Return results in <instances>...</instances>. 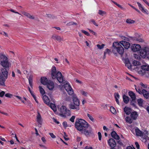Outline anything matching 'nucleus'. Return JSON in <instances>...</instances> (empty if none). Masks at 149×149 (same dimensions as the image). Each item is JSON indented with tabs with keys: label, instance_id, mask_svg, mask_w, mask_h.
<instances>
[{
	"label": "nucleus",
	"instance_id": "obj_1",
	"mask_svg": "<svg viewBox=\"0 0 149 149\" xmlns=\"http://www.w3.org/2000/svg\"><path fill=\"white\" fill-rule=\"evenodd\" d=\"M0 61L1 62V65L4 67L1 69V73H0L1 85L4 86L5 82L8 78V70H9L10 63L7 57L3 54L0 55Z\"/></svg>",
	"mask_w": 149,
	"mask_h": 149
},
{
	"label": "nucleus",
	"instance_id": "obj_2",
	"mask_svg": "<svg viewBox=\"0 0 149 149\" xmlns=\"http://www.w3.org/2000/svg\"><path fill=\"white\" fill-rule=\"evenodd\" d=\"M89 125V124L85 120L78 118L76 119L74 125L75 128L81 134L85 135L87 137L90 136L93 133L91 129L88 130Z\"/></svg>",
	"mask_w": 149,
	"mask_h": 149
},
{
	"label": "nucleus",
	"instance_id": "obj_3",
	"mask_svg": "<svg viewBox=\"0 0 149 149\" xmlns=\"http://www.w3.org/2000/svg\"><path fill=\"white\" fill-rule=\"evenodd\" d=\"M51 76L53 79H57L60 83H65L63 75L60 72H57L56 68L55 66H53L51 71Z\"/></svg>",
	"mask_w": 149,
	"mask_h": 149
},
{
	"label": "nucleus",
	"instance_id": "obj_4",
	"mask_svg": "<svg viewBox=\"0 0 149 149\" xmlns=\"http://www.w3.org/2000/svg\"><path fill=\"white\" fill-rule=\"evenodd\" d=\"M139 55L135 54L134 56L135 58L140 60L141 57L144 58L146 57L149 59V47H145L141 49L139 52Z\"/></svg>",
	"mask_w": 149,
	"mask_h": 149
},
{
	"label": "nucleus",
	"instance_id": "obj_5",
	"mask_svg": "<svg viewBox=\"0 0 149 149\" xmlns=\"http://www.w3.org/2000/svg\"><path fill=\"white\" fill-rule=\"evenodd\" d=\"M73 103L70 104V109L75 110L77 111L79 110V101L75 95L73 94L72 95Z\"/></svg>",
	"mask_w": 149,
	"mask_h": 149
},
{
	"label": "nucleus",
	"instance_id": "obj_6",
	"mask_svg": "<svg viewBox=\"0 0 149 149\" xmlns=\"http://www.w3.org/2000/svg\"><path fill=\"white\" fill-rule=\"evenodd\" d=\"M112 47H114V49L116 50L117 52L120 55H123L124 52V49L120 43L117 42H114L112 45ZM112 52L114 54V49L112 50Z\"/></svg>",
	"mask_w": 149,
	"mask_h": 149
},
{
	"label": "nucleus",
	"instance_id": "obj_7",
	"mask_svg": "<svg viewBox=\"0 0 149 149\" xmlns=\"http://www.w3.org/2000/svg\"><path fill=\"white\" fill-rule=\"evenodd\" d=\"M60 115L63 117L69 116L70 114V111L67 109L66 107L62 106L60 108Z\"/></svg>",
	"mask_w": 149,
	"mask_h": 149
},
{
	"label": "nucleus",
	"instance_id": "obj_8",
	"mask_svg": "<svg viewBox=\"0 0 149 149\" xmlns=\"http://www.w3.org/2000/svg\"><path fill=\"white\" fill-rule=\"evenodd\" d=\"M64 88L69 95H72L73 94V90L71 86L69 84L66 83L65 85Z\"/></svg>",
	"mask_w": 149,
	"mask_h": 149
},
{
	"label": "nucleus",
	"instance_id": "obj_9",
	"mask_svg": "<svg viewBox=\"0 0 149 149\" xmlns=\"http://www.w3.org/2000/svg\"><path fill=\"white\" fill-rule=\"evenodd\" d=\"M143 48H141V46L139 44H134L131 47V49L132 51L134 52H138L141 50Z\"/></svg>",
	"mask_w": 149,
	"mask_h": 149
},
{
	"label": "nucleus",
	"instance_id": "obj_10",
	"mask_svg": "<svg viewBox=\"0 0 149 149\" xmlns=\"http://www.w3.org/2000/svg\"><path fill=\"white\" fill-rule=\"evenodd\" d=\"M107 142L108 145L111 147V148H115L116 145V142L113 139H109Z\"/></svg>",
	"mask_w": 149,
	"mask_h": 149
},
{
	"label": "nucleus",
	"instance_id": "obj_11",
	"mask_svg": "<svg viewBox=\"0 0 149 149\" xmlns=\"http://www.w3.org/2000/svg\"><path fill=\"white\" fill-rule=\"evenodd\" d=\"M120 44L123 45L126 49H128L130 46V43L125 41H122L120 42Z\"/></svg>",
	"mask_w": 149,
	"mask_h": 149
},
{
	"label": "nucleus",
	"instance_id": "obj_12",
	"mask_svg": "<svg viewBox=\"0 0 149 149\" xmlns=\"http://www.w3.org/2000/svg\"><path fill=\"white\" fill-rule=\"evenodd\" d=\"M46 85H47V88L50 90H53L54 86L53 82L51 80H49Z\"/></svg>",
	"mask_w": 149,
	"mask_h": 149
},
{
	"label": "nucleus",
	"instance_id": "obj_13",
	"mask_svg": "<svg viewBox=\"0 0 149 149\" xmlns=\"http://www.w3.org/2000/svg\"><path fill=\"white\" fill-rule=\"evenodd\" d=\"M130 117L133 120H136L138 116L137 112L136 111L132 112L130 114Z\"/></svg>",
	"mask_w": 149,
	"mask_h": 149
},
{
	"label": "nucleus",
	"instance_id": "obj_14",
	"mask_svg": "<svg viewBox=\"0 0 149 149\" xmlns=\"http://www.w3.org/2000/svg\"><path fill=\"white\" fill-rule=\"evenodd\" d=\"M137 3L139 9L142 12L147 15L148 14V13H147L146 11V10L144 9L142 5L140 3L137 2Z\"/></svg>",
	"mask_w": 149,
	"mask_h": 149
},
{
	"label": "nucleus",
	"instance_id": "obj_15",
	"mask_svg": "<svg viewBox=\"0 0 149 149\" xmlns=\"http://www.w3.org/2000/svg\"><path fill=\"white\" fill-rule=\"evenodd\" d=\"M135 131L136 136L141 137L143 136V132L141 131L138 127L136 128Z\"/></svg>",
	"mask_w": 149,
	"mask_h": 149
},
{
	"label": "nucleus",
	"instance_id": "obj_16",
	"mask_svg": "<svg viewBox=\"0 0 149 149\" xmlns=\"http://www.w3.org/2000/svg\"><path fill=\"white\" fill-rule=\"evenodd\" d=\"M36 120L38 123L40 124L41 125L42 123V118L39 112H38L37 115L36 116Z\"/></svg>",
	"mask_w": 149,
	"mask_h": 149
},
{
	"label": "nucleus",
	"instance_id": "obj_17",
	"mask_svg": "<svg viewBox=\"0 0 149 149\" xmlns=\"http://www.w3.org/2000/svg\"><path fill=\"white\" fill-rule=\"evenodd\" d=\"M42 100L47 105H49L50 100L49 97L46 95H45L42 97Z\"/></svg>",
	"mask_w": 149,
	"mask_h": 149
},
{
	"label": "nucleus",
	"instance_id": "obj_18",
	"mask_svg": "<svg viewBox=\"0 0 149 149\" xmlns=\"http://www.w3.org/2000/svg\"><path fill=\"white\" fill-rule=\"evenodd\" d=\"M111 136L114 139L117 140L120 139L119 136L117 134L116 132L114 131L112 132L111 134Z\"/></svg>",
	"mask_w": 149,
	"mask_h": 149
},
{
	"label": "nucleus",
	"instance_id": "obj_19",
	"mask_svg": "<svg viewBox=\"0 0 149 149\" xmlns=\"http://www.w3.org/2000/svg\"><path fill=\"white\" fill-rule=\"evenodd\" d=\"M129 95L133 101H134L136 99V95L135 93L132 91H130L128 93Z\"/></svg>",
	"mask_w": 149,
	"mask_h": 149
},
{
	"label": "nucleus",
	"instance_id": "obj_20",
	"mask_svg": "<svg viewBox=\"0 0 149 149\" xmlns=\"http://www.w3.org/2000/svg\"><path fill=\"white\" fill-rule=\"evenodd\" d=\"M41 83L44 85H46L48 82L47 79L45 77H42L40 79Z\"/></svg>",
	"mask_w": 149,
	"mask_h": 149
},
{
	"label": "nucleus",
	"instance_id": "obj_21",
	"mask_svg": "<svg viewBox=\"0 0 149 149\" xmlns=\"http://www.w3.org/2000/svg\"><path fill=\"white\" fill-rule=\"evenodd\" d=\"M124 111L127 115H129L131 113V109L130 108L125 107L124 109Z\"/></svg>",
	"mask_w": 149,
	"mask_h": 149
},
{
	"label": "nucleus",
	"instance_id": "obj_22",
	"mask_svg": "<svg viewBox=\"0 0 149 149\" xmlns=\"http://www.w3.org/2000/svg\"><path fill=\"white\" fill-rule=\"evenodd\" d=\"M22 14L30 19H34V17H33V16L31 15L29 13H27L26 12H23L22 13Z\"/></svg>",
	"mask_w": 149,
	"mask_h": 149
},
{
	"label": "nucleus",
	"instance_id": "obj_23",
	"mask_svg": "<svg viewBox=\"0 0 149 149\" xmlns=\"http://www.w3.org/2000/svg\"><path fill=\"white\" fill-rule=\"evenodd\" d=\"M141 93V94H143L145 97L146 98H148L149 93H148L146 90L143 89Z\"/></svg>",
	"mask_w": 149,
	"mask_h": 149
},
{
	"label": "nucleus",
	"instance_id": "obj_24",
	"mask_svg": "<svg viewBox=\"0 0 149 149\" xmlns=\"http://www.w3.org/2000/svg\"><path fill=\"white\" fill-rule=\"evenodd\" d=\"M123 102L125 104H127L129 100V97L125 95H124L123 96Z\"/></svg>",
	"mask_w": 149,
	"mask_h": 149
},
{
	"label": "nucleus",
	"instance_id": "obj_25",
	"mask_svg": "<svg viewBox=\"0 0 149 149\" xmlns=\"http://www.w3.org/2000/svg\"><path fill=\"white\" fill-rule=\"evenodd\" d=\"M54 111V112H55L56 111V108L55 104L52 103H50L48 105Z\"/></svg>",
	"mask_w": 149,
	"mask_h": 149
},
{
	"label": "nucleus",
	"instance_id": "obj_26",
	"mask_svg": "<svg viewBox=\"0 0 149 149\" xmlns=\"http://www.w3.org/2000/svg\"><path fill=\"white\" fill-rule=\"evenodd\" d=\"M138 104L139 107L143 106V100L141 98L138 99L137 100Z\"/></svg>",
	"mask_w": 149,
	"mask_h": 149
},
{
	"label": "nucleus",
	"instance_id": "obj_27",
	"mask_svg": "<svg viewBox=\"0 0 149 149\" xmlns=\"http://www.w3.org/2000/svg\"><path fill=\"white\" fill-rule=\"evenodd\" d=\"M148 132L146 131L145 134H144L143 132V136H141V137H143V138L146 141L149 139V137L148 136Z\"/></svg>",
	"mask_w": 149,
	"mask_h": 149
},
{
	"label": "nucleus",
	"instance_id": "obj_28",
	"mask_svg": "<svg viewBox=\"0 0 149 149\" xmlns=\"http://www.w3.org/2000/svg\"><path fill=\"white\" fill-rule=\"evenodd\" d=\"M141 69L144 71H149V65H142Z\"/></svg>",
	"mask_w": 149,
	"mask_h": 149
},
{
	"label": "nucleus",
	"instance_id": "obj_29",
	"mask_svg": "<svg viewBox=\"0 0 149 149\" xmlns=\"http://www.w3.org/2000/svg\"><path fill=\"white\" fill-rule=\"evenodd\" d=\"M111 53V52L109 49L108 48L104 52L103 59L105 58L106 57V54H108L109 55Z\"/></svg>",
	"mask_w": 149,
	"mask_h": 149
},
{
	"label": "nucleus",
	"instance_id": "obj_30",
	"mask_svg": "<svg viewBox=\"0 0 149 149\" xmlns=\"http://www.w3.org/2000/svg\"><path fill=\"white\" fill-rule=\"evenodd\" d=\"M52 38L53 39L58 41H60L61 40V37L60 36L56 35H53L52 36Z\"/></svg>",
	"mask_w": 149,
	"mask_h": 149
},
{
	"label": "nucleus",
	"instance_id": "obj_31",
	"mask_svg": "<svg viewBox=\"0 0 149 149\" xmlns=\"http://www.w3.org/2000/svg\"><path fill=\"white\" fill-rule=\"evenodd\" d=\"M125 121L126 122L130 124L132 123L133 122V120L129 116H127L125 118Z\"/></svg>",
	"mask_w": 149,
	"mask_h": 149
},
{
	"label": "nucleus",
	"instance_id": "obj_32",
	"mask_svg": "<svg viewBox=\"0 0 149 149\" xmlns=\"http://www.w3.org/2000/svg\"><path fill=\"white\" fill-rule=\"evenodd\" d=\"M28 80L29 85L32 88L33 86V78L32 76L30 75L29 76V78H28Z\"/></svg>",
	"mask_w": 149,
	"mask_h": 149
},
{
	"label": "nucleus",
	"instance_id": "obj_33",
	"mask_svg": "<svg viewBox=\"0 0 149 149\" xmlns=\"http://www.w3.org/2000/svg\"><path fill=\"white\" fill-rule=\"evenodd\" d=\"M132 39V40L137 41L139 42H142L143 41V40L141 38H138L136 37H134L131 38Z\"/></svg>",
	"mask_w": 149,
	"mask_h": 149
},
{
	"label": "nucleus",
	"instance_id": "obj_34",
	"mask_svg": "<svg viewBox=\"0 0 149 149\" xmlns=\"http://www.w3.org/2000/svg\"><path fill=\"white\" fill-rule=\"evenodd\" d=\"M126 23L129 24H134L135 21L134 20L131 19L130 18L127 19L126 21Z\"/></svg>",
	"mask_w": 149,
	"mask_h": 149
},
{
	"label": "nucleus",
	"instance_id": "obj_35",
	"mask_svg": "<svg viewBox=\"0 0 149 149\" xmlns=\"http://www.w3.org/2000/svg\"><path fill=\"white\" fill-rule=\"evenodd\" d=\"M134 37H129V38L123 37V39H124L125 40L128 42H130L131 40H132V39L131 38Z\"/></svg>",
	"mask_w": 149,
	"mask_h": 149
},
{
	"label": "nucleus",
	"instance_id": "obj_36",
	"mask_svg": "<svg viewBox=\"0 0 149 149\" xmlns=\"http://www.w3.org/2000/svg\"><path fill=\"white\" fill-rule=\"evenodd\" d=\"M39 88L40 93L42 95H43L45 93V91L44 89L41 86H39Z\"/></svg>",
	"mask_w": 149,
	"mask_h": 149
},
{
	"label": "nucleus",
	"instance_id": "obj_37",
	"mask_svg": "<svg viewBox=\"0 0 149 149\" xmlns=\"http://www.w3.org/2000/svg\"><path fill=\"white\" fill-rule=\"evenodd\" d=\"M111 1L114 4L116 5L118 7L120 8H121L122 10H124L125 8H123L122 6H121V5L117 3L116 2L114 1L113 0H111Z\"/></svg>",
	"mask_w": 149,
	"mask_h": 149
},
{
	"label": "nucleus",
	"instance_id": "obj_38",
	"mask_svg": "<svg viewBox=\"0 0 149 149\" xmlns=\"http://www.w3.org/2000/svg\"><path fill=\"white\" fill-rule=\"evenodd\" d=\"M133 64L134 66H138L141 65V63L140 62L134 60L133 61Z\"/></svg>",
	"mask_w": 149,
	"mask_h": 149
},
{
	"label": "nucleus",
	"instance_id": "obj_39",
	"mask_svg": "<svg viewBox=\"0 0 149 149\" xmlns=\"http://www.w3.org/2000/svg\"><path fill=\"white\" fill-rule=\"evenodd\" d=\"M98 13L100 15L103 16L104 15L106 14L105 11H103L101 10H99L98 11Z\"/></svg>",
	"mask_w": 149,
	"mask_h": 149
},
{
	"label": "nucleus",
	"instance_id": "obj_40",
	"mask_svg": "<svg viewBox=\"0 0 149 149\" xmlns=\"http://www.w3.org/2000/svg\"><path fill=\"white\" fill-rule=\"evenodd\" d=\"M135 88L136 91L138 92L139 94H141V92L142 91H141V89L140 88L139 86L136 87V86L135 85Z\"/></svg>",
	"mask_w": 149,
	"mask_h": 149
},
{
	"label": "nucleus",
	"instance_id": "obj_41",
	"mask_svg": "<svg viewBox=\"0 0 149 149\" xmlns=\"http://www.w3.org/2000/svg\"><path fill=\"white\" fill-rule=\"evenodd\" d=\"M125 65L127 67V68L128 69H130L132 68V65L130 63V62L129 61H127V63H125Z\"/></svg>",
	"mask_w": 149,
	"mask_h": 149
},
{
	"label": "nucleus",
	"instance_id": "obj_42",
	"mask_svg": "<svg viewBox=\"0 0 149 149\" xmlns=\"http://www.w3.org/2000/svg\"><path fill=\"white\" fill-rule=\"evenodd\" d=\"M110 111L113 114H115L116 113V111L113 107L111 106L110 107Z\"/></svg>",
	"mask_w": 149,
	"mask_h": 149
},
{
	"label": "nucleus",
	"instance_id": "obj_43",
	"mask_svg": "<svg viewBox=\"0 0 149 149\" xmlns=\"http://www.w3.org/2000/svg\"><path fill=\"white\" fill-rule=\"evenodd\" d=\"M87 116L91 121L93 122L94 121L93 118L90 114H89V113H87Z\"/></svg>",
	"mask_w": 149,
	"mask_h": 149
},
{
	"label": "nucleus",
	"instance_id": "obj_44",
	"mask_svg": "<svg viewBox=\"0 0 149 149\" xmlns=\"http://www.w3.org/2000/svg\"><path fill=\"white\" fill-rule=\"evenodd\" d=\"M80 92L81 94L85 96H87V95L88 94V93L87 92L83 90H81L80 91Z\"/></svg>",
	"mask_w": 149,
	"mask_h": 149
},
{
	"label": "nucleus",
	"instance_id": "obj_45",
	"mask_svg": "<svg viewBox=\"0 0 149 149\" xmlns=\"http://www.w3.org/2000/svg\"><path fill=\"white\" fill-rule=\"evenodd\" d=\"M74 24L77 25V24L76 23L74 22H70L69 23L67 24L66 25L68 26H70Z\"/></svg>",
	"mask_w": 149,
	"mask_h": 149
},
{
	"label": "nucleus",
	"instance_id": "obj_46",
	"mask_svg": "<svg viewBox=\"0 0 149 149\" xmlns=\"http://www.w3.org/2000/svg\"><path fill=\"white\" fill-rule=\"evenodd\" d=\"M97 46L99 49H101L104 48V44H102L100 45L99 44H97Z\"/></svg>",
	"mask_w": 149,
	"mask_h": 149
},
{
	"label": "nucleus",
	"instance_id": "obj_47",
	"mask_svg": "<svg viewBox=\"0 0 149 149\" xmlns=\"http://www.w3.org/2000/svg\"><path fill=\"white\" fill-rule=\"evenodd\" d=\"M81 31L82 33H84L85 35H86L87 36H90V34L88 32L84 30H81Z\"/></svg>",
	"mask_w": 149,
	"mask_h": 149
},
{
	"label": "nucleus",
	"instance_id": "obj_48",
	"mask_svg": "<svg viewBox=\"0 0 149 149\" xmlns=\"http://www.w3.org/2000/svg\"><path fill=\"white\" fill-rule=\"evenodd\" d=\"M47 15L48 17L53 19L55 18L56 17L55 16L50 14H47Z\"/></svg>",
	"mask_w": 149,
	"mask_h": 149
},
{
	"label": "nucleus",
	"instance_id": "obj_49",
	"mask_svg": "<svg viewBox=\"0 0 149 149\" xmlns=\"http://www.w3.org/2000/svg\"><path fill=\"white\" fill-rule=\"evenodd\" d=\"M98 136L99 140V141H101V140L102 137L101 133L100 132H99L98 133Z\"/></svg>",
	"mask_w": 149,
	"mask_h": 149
},
{
	"label": "nucleus",
	"instance_id": "obj_50",
	"mask_svg": "<svg viewBox=\"0 0 149 149\" xmlns=\"http://www.w3.org/2000/svg\"><path fill=\"white\" fill-rule=\"evenodd\" d=\"M130 6L133 9L135 10L137 12H138L139 13H141L140 11L137 8H136L134 6H133L132 5H130Z\"/></svg>",
	"mask_w": 149,
	"mask_h": 149
},
{
	"label": "nucleus",
	"instance_id": "obj_51",
	"mask_svg": "<svg viewBox=\"0 0 149 149\" xmlns=\"http://www.w3.org/2000/svg\"><path fill=\"white\" fill-rule=\"evenodd\" d=\"M75 116H72L70 118V120L72 122H74V120L75 118Z\"/></svg>",
	"mask_w": 149,
	"mask_h": 149
},
{
	"label": "nucleus",
	"instance_id": "obj_52",
	"mask_svg": "<svg viewBox=\"0 0 149 149\" xmlns=\"http://www.w3.org/2000/svg\"><path fill=\"white\" fill-rule=\"evenodd\" d=\"M5 96L7 97L11 98L12 96V95L9 93H7L5 95Z\"/></svg>",
	"mask_w": 149,
	"mask_h": 149
},
{
	"label": "nucleus",
	"instance_id": "obj_53",
	"mask_svg": "<svg viewBox=\"0 0 149 149\" xmlns=\"http://www.w3.org/2000/svg\"><path fill=\"white\" fill-rule=\"evenodd\" d=\"M135 145L137 149H140V146L138 142H135Z\"/></svg>",
	"mask_w": 149,
	"mask_h": 149
},
{
	"label": "nucleus",
	"instance_id": "obj_54",
	"mask_svg": "<svg viewBox=\"0 0 149 149\" xmlns=\"http://www.w3.org/2000/svg\"><path fill=\"white\" fill-rule=\"evenodd\" d=\"M115 97L116 98H118V99L120 97V96L118 93H115Z\"/></svg>",
	"mask_w": 149,
	"mask_h": 149
},
{
	"label": "nucleus",
	"instance_id": "obj_55",
	"mask_svg": "<svg viewBox=\"0 0 149 149\" xmlns=\"http://www.w3.org/2000/svg\"><path fill=\"white\" fill-rule=\"evenodd\" d=\"M67 123L66 121H64L63 122V125L64 127L66 128L67 127Z\"/></svg>",
	"mask_w": 149,
	"mask_h": 149
},
{
	"label": "nucleus",
	"instance_id": "obj_56",
	"mask_svg": "<svg viewBox=\"0 0 149 149\" xmlns=\"http://www.w3.org/2000/svg\"><path fill=\"white\" fill-rule=\"evenodd\" d=\"M91 22H92L94 25H95L96 26H98V25L95 22V21L94 19H92L91 20Z\"/></svg>",
	"mask_w": 149,
	"mask_h": 149
},
{
	"label": "nucleus",
	"instance_id": "obj_57",
	"mask_svg": "<svg viewBox=\"0 0 149 149\" xmlns=\"http://www.w3.org/2000/svg\"><path fill=\"white\" fill-rule=\"evenodd\" d=\"M140 85L143 88H146L147 87L146 84H144L142 82L140 83Z\"/></svg>",
	"mask_w": 149,
	"mask_h": 149
},
{
	"label": "nucleus",
	"instance_id": "obj_58",
	"mask_svg": "<svg viewBox=\"0 0 149 149\" xmlns=\"http://www.w3.org/2000/svg\"><path fill=\"white\" fill-rule=\"evenodd\" d=\"M49 135L53 138H54L56 137V136L52 133H49Z\"/></svg>",
	"mask_w": 149,
	"mask_h": 149
},
{
	"label": "nucleus",
	"instance_id": "obj_59",
	"mask_svg": "<svg viewBox=\"0 0 149 149\" xmlns=\"http://www.w3.org/2000/svg\"><path fill=\"white\" fill-rule=\"evenodd\" d=\"M5 94V92L4 91H2L0 92V97H3Z\"/></svg>",
	"mask_w": 149,
	"mask_h": 149
},
{
	"label": "nucleus",
	"instance_id": "obj_60",
	"mask_svg": "<svg viewBox=\"0 0 149 149\" xmlns=\"http://www.w3.org/2000/svg\"><path fill=\"white\" fill-rule=\"evenodd\" d=\"M89 30L90 32L91 33H92V34H93L95 36H96V33L93 30Z\"/></svg>",
	"mask_w": 149,
	"mask_h": 149
},
{
	"label": "nucleus",
	"instance_id": "obj_61",
	"mask_svg": "<svg viewBox=\"0 0 149 149\" xmlns=\"http://www.w3.org/2000/svg\"><path fill=\"white\" fill-rule=\"evenodd\" d=\"M41 140L44 143H45L46 142V140H45V138L44 137H42L41 138Z\"/></svg>",
	"mask_w": 149,
	"mask_h": 149
},
{
	"label": "nucleus",
	"instance_id": "obj_62",
	"mask_svg": "<svg viewBox=\"0 0 149 149\" xmlns=\"http://www.w3.org/2000/svg\"><path fill=\"white\" fill-rule=\"evenodd\" d=\"M33 98H34V100H35V101L36 102L37 104H38L39 103H38V101L36 99V96H33Z\"/></svg>",
	"mask_w": 149,
	"mask_h": 149
},
{
	"label": "nucleus",
	"instance_id": "obj_63",
	"mask_svg": "<svg viewBox=\"0 0 149 149\" xmlns=\"http://www.w3.org/2000/svg\"><path fill=\"white\" fill-rule=\"evenodd\" d=\"M14 96L16 97L18 99L20 100H21V99H22V97L18 95H15Z\"/></svg>",
	"mask_w": 149,
	"mask_h": 149
},
{
	"label": "nucleus",
	"instance_id": "obj_64",
	"mask_svg": "<svg viewBox=\"0 0 149 149\" xmlns=\"http://www.w3.org/2000/svg\"><path fill=\"white\" fill-rule=\"evenodd\" d=\"M84 149H93L92 147H89L88 146H86Z\"/></svg>",
	"mask_w": 149,
	"mask_h": 149
}]
</instances>
